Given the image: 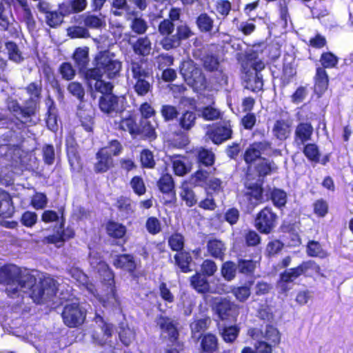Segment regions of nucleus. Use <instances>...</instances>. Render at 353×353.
Returning <instances> with one entry per match:
<instances>
[{"label":"nucleus","instance_id":"obj_1","mask_svg":"<svg viewBox=\"0 0 353 353\" xmlns=\"http://www.w3.org/2000/svg\"><path fill=\"white\" fill-rule=\"evenodd\" d=\"M35 277L22 271L15 265L8 264L0 268V283L6 285L8 296H19L34 283Z\"/></svg>","mask_w":353,"mask_h":353},{"label":"nucleus","instance_id":"obj_2","mask_svg":"<svg viewBox=\"0 0 353 353\" xmlns=\"http://www.w3.org/2000/svg\"><path fill=\"white\" fill-rule=\"evenodd\" d=\"M90 266L96 270L101 279V283L109 292V296L101 297L104 302H119L117 293L115 274L110 265L103 260V256L97 250H90L88 254Z\"/></svg>","mask_w":353,"mask_h":353},{"label":"nucleus","instance_id":"obj_3","mask_svg":"<svg viewBox=\"0 0 353 353\" xmlns=\"http://www.w3.org/2000/svg\"><path fill=\"white\" fill-rule=\"evenodd\" d=\"M94 62V68L86 69L85 71V79L102 78L104 76L108 79H113L120 76L122 62L114 59L109 51L99 52Z\"/></svg>","mask_w":353,"mask_h":353},{"label":"nucleus","instance_id":"obj_4","mask_svg":"<svg viewBox=\"0 0 353 353\" xmlns=\"http://www.w3.org/2000/svg\"><path fill=\"white\" fill-rule=\"evenodd\" d=\"M132 77L134 81L133 89L139 97L146 96L152 90V85L149 79L152 72L147 66L146 61L140 59L132 60L130 63Z\"/></svg>","mask_w":353,"mask_h":353},{"label":"nucleus","instance_id":"obj_5","mask_svg":"<svg viewBox=\"0 0 353 353\" xmlns=\"http://www.w3.org/2000/svg\"><path fill=\"white\" fill-rule=\"evenodd\" d=\"M319 273L321 270L320 265L313 260L303 261L297 266L284 270L279 274L278 283L283 293L289 290L288 284L294 282L299 277H308L311 275L309 271Z\"/></svg>","mask_w":353,"mask_h":353},{"label":"nucleus","instance_id":"obj_6","mask_svg":"<svg viewBox=\"0 0 353 353\" xmlns=\"http://www.w3.org/2000/svg\"><path fill=\"white\" fill-rule=\"evenodd\" d=\"M68 272L72 279L73 282H74L81 290H86L89 294L94 296L103 307L119 303V302L103 301L100 299L101 297H106L109 296V292L106 290V288L103 290L101 293H99L95 284L92 283L90 280L88 276L79 268L72 267L68 270Z\"/></svg>","mask_w":353,"mask_h":353},{"label":"nucleus","instance_id":"obj_7","mask_svg":"<svg viewBox=\"0 0 353 353\" xmlns=\"http://www.w3.org/2000/svg\"><path fill=\"white\" fill-rule=\"evenodd\" d=\"M269 151L276 152V150H273L272 143L268 140L254 141L249 145L243 154V159L247 165L248 170L245 174L247 180L252 179L250 168L256 161L261 160L263 157L262 154H268Z\"/></svg>","mask_w":353,"mask_h":353},{"label":"nucleus","instance_id":"obj_8","mask_svg":"<svg viewBox=\"0 0 353 353\" xmlns=\"http://www.w3.org/2000/svg\"><path fill=\"white\" fill-rule=\"evenodd\" d=\"M279 217L272 208L265 206L260 210L254 219V226L262 234H270L277 225Z\"/></svg>","mask_w":353,"mask_h":353},{"label":"nucleus","instance_id":"obj_9","mask_svg":"<svg viewBox=\"0 0 353 353\" xmlns=\"http://www.w3.org/2000/svg\"><path fill=\"white\" fill-rule=\"evenodd\" d=\"M30 293V296L37 303H41L53 296L56 292L54 280L49 277L40 279V281L30 288L26 293Z\"/></svg>","mask_w":353,"mask_h":353},{"label":"nucleus","instance_id":"obj_10","mask_svg":"<svg viewBox=\"0 0 353 353\" xmlns=\"http://www.w3.org/2000/svg\"><path fill=\"white\" fill-rule=\"evenodd\" d=\"M41 220L45 223H52L54 221L60 222L59 228L56 231L57 234L46 237L44 241L54 243L57 248L62 246L65 241V232L63 230L65 219L63 211L58 213L54 210H45L42 214Z\"/></svg>","mask_w":353,"mask_h":353},{"label":"nucleus","instance_id":"obj_11","mask_svg":"<svg viewBox=\"0 0 353 353\" xmlns=\"http://www.w3.org/2000/svg\"><path fill=\"white\" fill-rule=\"evenodd\" d=\"M233 130L231 121L223 120L212 123L206 132V135L215 145H221L232 138Z\"/></svg>","mask_w":353,"mask_h":353},{"label":"nucleus","instance_id":"obj_12","mask_svg":"<svg viewBox=\"0 0 353 353\" xmlns=\"http://www.w3.org/2000/svg\"><path fill=\"white\" fill-rule=\"evenodd\" d=\"M87 311L79 302V299L76 298L71 293L68 295V327H79L85 321Z\"/></svg>","mask_w":353,"mask_h":353},{"label":"nucleus","instance_id":"obj_13","mask_svg":"<svg viewBox=\"0 0 353 353\" xmlns=\"http://www.w3.org/2000/svg\"><path fill=\"white\" fill-rule=\"evenodd\" d=\"M96 318L98 319L102 323L100 326L102 335L97 332H94L92 334V339L93 343L99 346L108 348L111 351L114 350L115 343L112 342L111 340L114 329V325L111 323L105 321L103 317L99 314L96 316Z\"/></svg>","mask_w":353,"mask_h":353},{"label":"nucleus","instance_id":"obj_14","mask_svg":"<svg viewBox=\"0 0 353 353\" xmlns=\"http://www.w3.org/2000/svg\"><path fill=\"white\" fill-rule=\"evenodd\" d=\"M194 34L191 29L185 24L179 25L176 27V33L171 37L162 38L160 45L165 50H170L177 48L181 44V41L189 39Z\"/></svg>","mask_w":353,"mask_h":353},{"label":"nucleus","instance_id":"obj_15","mask_svg":"<svg viewBox=\"0 0 353 353\" xmlns=\"http://www.w3.org/2000/svg\"><path fill=\"white\" fill-rule=\"evenodd\" d=\"M214 310L221 321H235L239 315V307L233 302L221 298L214 303Z\"/></svg>","mask_w":353,"mask_h":353},{"label":"nucleus","instance_id":"obj_16","mask_svg":"<svg viewBox=\"0 0 353 353\" xmlns=\"http://www.w3.org/2000/svg\"><path fill=\"white\" fill-rule=\"evenodd\" d=\"M157 325L162 332L168 334V338L172 345L179 343V331L178 322L166 315L159 314L155 320Z\"/></svg>","mask_w":353,"mask_h":353},{"label":"nucleus","instance_id":"obj_17","mask_svg":"<svg viewBox=\"0 0 353 353\" xmlns=\"http://www.w3.org/2000/svg\"><path fill=\"white\" fill-rule=\"evenodd\" d=\"M112 265L116 269H119L128 272L132 276H136L139 265L132 254H117L112 261Z\"/></svg>","mask_w":353,"mask_h":353},{"label":"nucleus","instance_id":"obj_18","mask_svg":"<svg viewBox=\"0 0 353 353\" xmlns=\"http://www.w3.org/2000/svg\"><path fill=\"white\" fill-rule=\"evenodd\" d=\"M180 72L185 80L193 85H202L205 82V77L202 70L193 61H188L181 68Z\"/></svg>","mask_w":353,"mask_h":353},{"label":"nucleus","instance_id":"obj_19","mask_svg":"<svg viewBox=\"0 0 353 353\" xmlns=\"http://www.w3.org/2000/svg\"><path fill=\"white\" fill-rule=\"evenodd\" d=\"M157 186L161 194L169 198L166 203H171L176 200L175 182L170 174H161L157 181Z\"/></svg>","mask_w":353,"mask_h":353},{"label":"nucleus","instance_id":"obj_20","mask_svg":"<svg viewBox=\"0 0 353 353\" xmlns=\"http://www.w3.org/2000/svg\"><path fill=\"white\" fill-rule=\"evenodd\" d=\"M199 340V353H230V350L219 352V340L216 336L208 332L198 336Z\"/></svg>","mask_w":353,"mask_h":353},{"label":"nucleus","instance_id":"obj_21","mask_svg":"<svg viewBox=\"0 0 353 353\" xmlns=\"http://www.w3.org/2000/svg\"><path fill=\"white\" fill-rule=\"evenodd\" d=\"M97 162L94 165L96 173H104L114 167V160L107 151V148H101L96 153Z\"/></svg>","mask_w":353,"mask_h":353},{"label":"nucleus","instance_id":"obj_22","mask_svg":"<svg viewBox=\"0 0 353 353\" xmlns=\"http://www.w3.org/2000/svg\"><path fill=\"white\" fill-rule=\"evenodd\" d=\"M206 250L208 256L223 261L226 254L227 246L222 240L210 238L207 241Z\"/></svg>","mask_w":353,"mask_h":353},{"label":"nucleus","instance_id":"obj_23","mask_svg":"<svg viewBox=\"0 0 353 353\" xmlns=\"http://www.w3.org/2000/svg\"><path fill=\"white\" fill-rule=\"evenodd\" d=\"M314 128L310 122H299L294 130V141L297 145H303L312 140Z\"/></svg>","mask_w":353,"mask_h":353},{"label":"nucleus","instance_id":"obj_24","mask_svg":"<svg viewBox=\"0 0 353 353\" xmlns=\"http://www.w3.org/2000/svg\"><path fill=\"white\" fill-rule=\"evenodd\" d=\"M116 130L122 132H128L132 136L139 135V125L135 117L129 114L125 117H122L119 121H114Z\"/></svg>","mask_w":353,"mask_h":353},{"label":"nucleus","instance_id":"obj_25","mask_svg":"<svg viewBox=\"0 0 353 353\" xmlns=\"http://www.w3.org/2000/svg\"><path fill=\"white\" fill-rule=\"evenodd\" d=\"M291 128L290 119H277L274 123L272 133L277 139L285 141L290 137Z\"/></svg>","mask_w":353,"mask_h":353},{"label":"nucleus","instance_id":"obj_26","mask_svg":"<svg viewBox=\"0 0 353 353\" xmlns=\"http://www.w3.org/2000/svg\"><path fill=\"white\" fill-rule=\"evenodd\" d=\"M74 20L79 23L83 22L86 28L91 29H101L105 26V21L104 17L97 16L94 14H88L85 16L83 14L79 15L78 17H74Z\"/></svg>","mask_w":353,"mask_h":353},{"label":"nucleus","instance_id":"obj_27","mask_svg":"<svg viewBox=\"0 0 353 353\" xmlns=\"http://www.w3.org/2000/svg\"><path fill=\"white\" fill-rule=\"evenodd\" d=\"M186 157L181 154H173L170 157L174 174L178 176H183L192 170V165L187 164L184 160Z\"/></svg>","mask_w":353,"mask_h":353},{"label":"nucleus","instance_id":"obj_28","mask_svg":"<svg viewBox=\"0 0 353 353\" xmlns=\"http://www.w3.org/2000/svg\"><path fill=\"white\" fill-rule=\"evenodd\" d=\"M190 286L199 294H205L210 291V285L207 276L196 272L190 277Z\"/></svg>","mask_w":353,"mask_h":353},{"label":"nucleus","instance_id":"obj_29","mask_svg":"<svg viewBox=\"0 0 353 353\" xmlns=\"http://www.w3.org/2000/svg\"><path fill=\"white\" fill-rule=\"evenodd\" d=\"M179 196L188 208H192L198 203L197 196L188 181L185 180L181 183Z\"/></svg>","mask_w":353,"mask_h":353},{"label":"nucleus","instance_id":"obj_30","mask_svg":"<svg viewBox=\"0 0 353 353\" xmlns=\"http://www.w3.org/2000/svg\"><path fill=\"white\" fill-rule=\"evenodd\" d=\"M247 192H245V196L248 201L254 205H258L264 202L263 199V188L262 184L257 183H251L246 187Z\"/></svg>","mask_w":353,"mask_h":353},{"label":"nucleus","instance_id":"obj_31","mask_svg":"<svg viewBox=\"0 0 353 353\" xmlns=\"http://www.w3.org/2000/svg\"><path fill=\"white\" fill-rule=\"evenodd\" d=\"M174 265L182 273H189L192 272L191 263L192 257L190 252L183 250L176 252L174 255Z\"/></svg>","mask_w":353,"mask_h":353},{"label":"nucleus","instance_id":"obj_32","mask_svg":"<svg viewBox=\"0 0 353 353\" xmlns=\"http://www.w3.org/2000/svg\"><path fill=\"white\" fill-rule=\"evenodd\" d=\"M119 106V98L113 93L101 96L99 100V107L101 112L110 114L117 112Z\"/></svg>","mask_w":353,"mask_h":353},{"label":"nucleus","instance_id":"obj_33","mask_svg":"<svg viewBox=\"0 0 353 353\" xmlns=\"http://www.w3.org/2000/svg\"><path fill=\"white\" fill-rule=\"evenodd\" d=\"M8 108L10 111L13 112L23 119L28 118L35 112V105L34 103L28 104L26 102L25 106L22 108L19 105L18 102L14 99L8 100Z\"/></svg>","mask_w":353,"mask_h":353},{"label":"nucleus","instance_id":"obj_34","mask_svg":"<svg viewBox=\"0 0 353 353\" xmlns=\"http://www.w3.org/2000/svg\"><path fill=\"white\" fill-rule=\"evenodd\" d=\"M314 88L319 94H323L326 92L329 86V76L323 68H316L314 77Z\"/></svg>","mask_w":353,"mask_h":353},{"label":"nucleus","instance_id":"obj_35","mask_svg":"<svg viewBox=\"0 0 353 353\" xmlns=\"http://www.w3.org/2000/svg\"><path fill=\"white\" fill-rule=\"evenodd\" d=\"M296 75V70L292 63H283L280 74L275 76L274 72L272 73L274 79L280 80V87L281 88H284L289 85Z\"/></svg>","mask_w":353,"mask_h":353},{"label":"nucleus","instance_id":"obj_36","mask_svg":"<svg viewBox=\"0 0 353 353\" xmlns=\"http://www.w3.org/2000/svg\"><path fill=\"white\" fill-rule=\"evenodd\" d=\"M254 169L257 176L259 178L264 179L267 176L276 172L278 167L274 161H270L267 158L263 157L261 160L259 161V163L255 165Z\"/></svg>","mask_w":353,"mask_h":353},{"label":"nucleus","instance_id":"obj_37","mask_svg":"<svg viewBox=\"0 0 353 353\" xmlns=\"http://www.w3.org/2000/svg\"><path fill=\"white\" fill-rule=\"evenodd\" d=\"M134 53L138 56L147 57L152 50V43L148 36L139 37L132 45Z\"/></svg>","mask_w":353,"mask_h":353},{"label":"nucleus","instance_id":"obj_38","mask_svg":"<svg viewBox=\"0 0 353 353\" xmlns=\"http://www.w3.org/2000/svg\"><path fill=\"white\" fill-rule=\"evenodd\" d=\"M258 263L259 261L254 259H238L236 262L238 272L247 277L253 276Z\"/></svg>","mask_w":353,"mask_h":353},{"label":"nucleus","instance_id":"obj_39","mask_svg":"<svg viewBox=\"0 0 353 353\" xmlns=\"http://www.w3.org/2000/svg\"><path fill=\"white\" fill-rule=\"evenodd\" d=\"M196 160L199 167H210L214 164L215 154L210 150L201 147L196 150Z\"/></svg>","mask_w":353,"mask_h":353},{"label":"nucleus","instance_id":"obj_40","mask_svg":"<svg viewBox=\"0 0 353 353\" xmlns=\"http://www.w3.org/2000/svg\"><path fill=\"white\" fill-rule=\"evenodd\" d=\"M105 231L110 237L114 239H121L126 234V227L122 223L109 220L105 223Z\"/></svg>","mask_w":353,"mask_h":353},{"label":"nucleus","instance_id":"obj_41","mask_svg":"<svg viewBox=\"0 0 353 353\" xmlns=\"http://www.w3.org/2000/svg\"><path fill=\"white\" fill-rule=\"evenodd\" d=\"M263 338L265 341L270 343L272 347H277L281 342V333L274 325L268 324L263 334Z\"/></svg>","mask_w":353,"mask_h":353},{"label":"nucleus","instance_id":"obj_42","mask_svg":"<svg viewBox=\"0 0 353 353\" xmlns=\"http://www.w3.org/2000/svg\"><path fill=\"white\" fill-rule=\"evenodd\" d=\"M253 283L254 281L252 280L248 281L244 285L234 286L231 289V292L238 301L243 303L250 297Z\"/></svg>","mask_w":353,"mask_h":353},{"label":"nucleus","instance_id":"obj_43","mask_svg":"<svg viewBox=\"0 0 353 353\" xmlns=\"http://www.w3.org/2000/svg\"><path fill=\"white\" fill-rule=\"evenodd\" d=\"M304 156L310 163L316 164L320 162L321 152L315 143H305L302 150Z\"/></svg>","mask_w":353,"mask_h":353},{"label":"nucleus","instance_id":"obj_44","mask_svg":"<svg viewBox=\"0 0 353 353\" xmlns=\"http://www.w3.org/2000/svg\"><path fill=\"white\" fill-rule=\"evenodd\" d=\"M240 327L237 325H224L220 330V336L226 343H233L239 337Z\"/></svg>","mask_w":353,"mask_h":353},{"label":"nucleus","instance_id":"obj_45","mask_svg":"<svg viewBox=\"0 0 353 353\" xmlns=\"http://www.w3.org/2000/svg\"><path fill=\"white\" fill-rule=\"evenodd\" d=\"M306 254L310 257L325 259L328 256V253L325 250L321 244L315 240H310L306 245Z\"/></svg>","mask_w":353,"mask_h":353},{"label":"nucleus","instance_id":"obj_46","mask_svg":"<svg viewBox=\"0 0 353 353\" xmlns=\"http://www.w3.org/2000/svg\"><path fill=\"white\" fill-rule=\"evenodd\" d=\"M339 58L331 51L323 52L319 57L321 65L317 68H323L326 69H333L337 68Z\"/></svg>","mask_w":353,"mask_h":353},{"label":"nucleus","instance_id":"obj_47","mask_svg":"<svg viewBox=\"0 0 353 353\" xmlns=\"http://www.w3.org/2000/svg\"><path fill=\"white\" fill-rule=\"evenodd\" d=\"M202 65L205 71L214 72L219 71L220 61L219 57L213 53H207L201 59Z\"/></svg>","mask_w":353,"mask_h":353},{"label":"nucleus","instance_id":"obj_48","mask_svg":"<svg viewBox=\"0 0 353 353\" xmlns=\"http://www.w3.org/2000/svg\"><path fill=\"white\" fill-rule=\"evenodd\" d=\"M210 322V319L208 316L193 321L190 325L192 337H195L196 334L199 336L204 334Z\"/></svg>","mask_w":353,"mask_h":353},{"label":"nucleus","instance_id":"obj_49","mask_svg":"<svg viewBox=\"0 0 353 353\" xmlns=\"http://www.w3.org/2000/svg\"><path fill=\"white\" fill-rule=\"evenodd\" d=\"M115 206L118 211L126 217L130 216L134 213L132 200L125 196L117 198Z\"/></svg>","mask_w":353,"mask_h":353},{"label":"nucleus","instance_id":"obj_50","mask_svg":"<svg viewBox=\"0 0 353 353\" xmlns=\"http://www.w3.org/2000/svg\"><path fill=\"white\" fill-rule=\"evenodd\" d=\"M196 24L201 32H210L214 28V20L206 12L201 13L196 18Z\"/></svg>","mask_w":353,"mask_h":353},{"label":"nucleus","instance_id":"obj_51","mask_svg":"<svg viewBox=\"0 0 353 353\" xmlns=\"http://www.w3.org/2000/svg\"><path fill=\"white\" fill-rule=\"evenodd\" d=\"M14 212L11 198L6 192L0 190V214L10 216Z\"/></svg>","mask_w":353,"mask_h":353},{"label":"nucleus","instance_id":"obj_52","mask_svg":"<svg viewBox=\"0 0 353 353\" xmlns=\"http://www.w3.org/2000/svg\"><path fill=\"white\" fill-rule=\"evenodd\" d=\"M196 115L190 110L185 111L179 119V125L181 129L185 131L190 130L195 125Z\"/></svg>","mask_w":353,"mask_h":353},{"label":"nucleus","instance_id":"obj_53","mask_svg":"<svg viewBox=\"0 0 353 353\" xmlns=\"http://www.w3.org/2000/svg\"><path fill=\"white\" fill-rule=\"evenodd\" d=\"M168 246L172 251L179 252L184 250L185 237L178 232H173L168 239Z\"/></svg>","mask_w":353,"mask_h":353},{"label":"nucleus","instance_id":"obj_54","mask_svg":"<svg viewBox=\"0 0 353 353\" xmlns=\"http://www.w3.org/2000/svg\"><path fill=\"white\" fill-rule=\"evenodd\" d=\"M270 199L274 206L281 208L287 203V193L282 189L273 188L270 189Z\"/></svg>","mask_w":353,"mask_h":353},{"label":"nucleus","instance_id":"obj_55","mask_svg":"<svg viewBox=\"0 0 353 353\" xmlns=\"http://www.w3.org/2000/svg\"><path fill=\"white\" fill-rule=\"evenodd\" d=\"M85 80L90 84V86L91 81H94V90L97 92H100L102 94L101 96L112 93V90L114 88L113 84L110 82H106L102 80V78L85 79Z\"/></svg>","mask_w":353,"mask_h":353},{"label":"nucleus","instance_id":"obj_56","mask_svg":"<svg viewBox=\"0 0 353 353\" xmlns=\"http://www.w3.org/2000/svg\"><path fill=\"white\" fill-rule=\"evenodd\" d=\"M238 272L236 263L232 261H227L222 263L221 274L227 281H231L235 279Z\"/></svg>","mask_w":353,"mask_h":353},{"label":"nucleus","instance_id":"obj_57","mask_svg":"<svg viewBox=\"0 0 353 353\" xmlns=\"http://www.w3.org/2000/svg\"><path fill=\"white\" fill-rule=\"evenodd\" d=\"M217 18L225 19L232 10V3L229 0H218L214 4Z\"/></svg>","mask_w":353,"mask_h":353},{"label":"nucleus","instance_id":"obj_58","mask_svg":"<svg viewBox=\"0 0 353 353\" xmlns=\"http://www.w3.org/2000/svg\"><path fill=\"white\" fill-rule=\"evenodd\" d=\"M312 212L317 218H324L329 212V204L324 199H318L312 203Z\"/></svg>","mask_w":353,"mask_h":353},{"label":"nucleus","instance_id":"obj_59","mask_svg":"<svg viewBox=\"0 0 353 353\" xmlns=\"http://www.w3.org/2000/svg\"><path fill=\"white\" fill-rule=\"evenodd\" d=\"M174 61V57L168 53H161L154 57V65L159 70L172 65Z\"/></svg>","mask_w":353,"mask_h":353},{"label":"nucleus","instance_id":"obj_60","mask_svg":"<svg viewBox=\"0 0 353 353\" xmlns=\"http://www.w3.org/2000/svg\"><path fill=\"white\" fill-rule=\"evenodd\" d=\"M140 161L143 168L153 169L156 165L153 152L149 149H143L141 151Z\"/></svg>","mask_w":353,"mask_h":353},{"label":"nucleus","instance_id":"obj_61","mask_svg":"<svg viewBox=\"0 0 353 353\" xmlns=\"http://www.w3.org/2000/svg\"><path fill=\"white\" fill-rule=\"evenodd\" d=\"M74 63L79 69L85 68L88 62V52L87 50L78 48L75 50L72 55Z\"/></svg>","mask_w":353,"mask_h":353},{"label":"nucleus","instance_id":"obj_62","mask_svg":"<svg viewBox=\"0 0 353 353\" xmlns=\"http://www.w3.org/2000/svg\"><path fill=\"white\" fill-rule=\"evenodd\" d=\"M147 232L151 235H157L162 230V226L160 220L154 216L147 218L145 223Z\"/></svg>","mask_w":353,"mask_h":353},{"label":"nucleus","instance_id":"obj_63","mask_svg":"<svg viewBox=\"0 0 353 353\" xmlns=\"http://www.w3.org/2000/svg\"><path fill=\"white\" fill-rule=\"evenodd\" d=\"M130 185L136 195L141 196L145 194L146 186L141 176H134L130 179Z\"/></svg>","mask_w":353,"mask_h":353},{"label":"nucleus","instance_id":"obj_64","mask_svg":"<svg viewBox=\"0 0 353 353\" xmlns=\"http://www.w3.org/2000/svg\"><path fill=\"white\" fill-rule=\"evenodd\" d=\"M140 134L149 141H153L157 137L155 128L148 121L142 123L141 128L139 127V135Z\"/></svg>","mask_w":353,"mask_h":353}]
</instances>
